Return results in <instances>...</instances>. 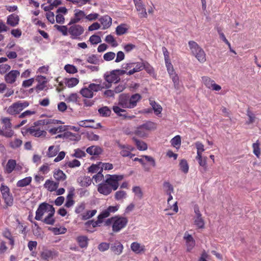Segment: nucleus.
I'll use <instances>...</instances> for the list:
<instances>
[{
  "mask_svg": "<svg viewBox=\"0 0 261 261\" xmlns=\"http://www.w3.org/2000/svg\"><path fill=\"white\" fill-rule=\"evenodd\" d=\"M64 69L67 72L69 73L73 74L77 72V70L75 66L70 64L66 65L64 67Z\"/></svg>",
  "mask_w": 261,
  "mask_h": 261,
  "instance_id": "nucleus-56",
  "label": "nucleus"
},
{
  "mask_svg": "<svg viewBox=\"0 0 261 261\" xmlns=\"http://www.w3.org/2000/svg\"><path fill=\"white\" fill-rule=\"evenodd\" d=\"M19 21V16L15 14L9 15L7 17V23L11 27L16 26Z\"/></svg>",
  "mask_w": 261,
  "mask_h": 261,
  "instance_id": "nucleus-24",
  "label": "nucleus"
},
{
  "mask_svg": "<svg viewBox=\"0 0 261 261\" xmlns=\"http://www.w3.org/2000/svg\"><path fill=\"white\" fill-rule=\"evenodd\" d=\"M127 31V29L125 27V24H120L117 27L116 33L117 35H122L125 34Z\"/></svg>",
  "mask_w": 261,
  "mask_h": 261,
  "instance_id": "nucleus-54",
  "label": "nucleus"
},
{
  "mask_svg": "<svg viewBox=\"0 0 261 261\" xmlns=\"http://www.w3.org/2000/svg\"><path fill=\"white\" fill-rule=\"evenodd\" d=\"M88 239L87 236H80L76 238V241L81 248H86L88 246Z\"/></svg>",
  "mask_w": 261,
  "mask_h": 261,
  "instance_id": "nucleus-30",
  "label": "nucleus"
},
{
  "mask_svg": "<svg viewBox=\"0 0 261 261\" xmlns=\"http://www.w3.org/2000/svg\"><path fill=\"white\" fill-rule=\"evenodd\" d=\"M188 44L191 53L200 63L206 61V55L203 49L195 41H190Z\"/></svg>",
  "mask_w": 261,
  "mask_h": 261,
  "instance_id": "nucleus-3",
  "label": "nucleus"
},
{
  "mask_svg": "<svg viewBox=\"0 0 261 261\" xmlns=\"http://www.w3.org/2000/svg\"><path fill=\"white\" fill-rule=\"evenodd\" d=\"M194 223L195 225L199 228H202L204 227V222L201 217V215H199L198 216L195 217Z\"/></svg>",
  "mask_w": 261,
  "mask_h": 261,
  "instance_id": "nucleus-46",
  "label": "nucleus"
},
{
  "mask_svg": "<svg viewBox=\"0 0 261 261\" xmlns=\"http://www.w3.org/2000/svg\"><path fill=\"white\" fill-rule=\"evenodd\" d=\"M196 159L198 161L199 165L203 167V171H206L207 170V157H202L201 155L200 158H198V156H196Z\"/></svg>",
  "mask_w": 261,
  "mask_h": 261,
  "instance_id": "nucleus-41",
  "label": "nucleus"
},
{
  "mask_svg": "<svg viewBox=\"0 0 261 261\" xmlns=\"http://www.w3.org/2000/svg\"><path fill=\"white\" fill-rule=\"evenodd\" d=\"M110 250L115 254L119 255L123 251V246L120 242L116 241L114 243L111 244Z\"/></svg>",
  "mask_w": 261,
  "mask_h": 261,
  "instance_id": "nucleus-18",
  "label": "nucleus"
},
{
  "mask_svg": "<svg viewBox=\"0 0 261 261\" xmlns=\"http://www.w3.org/2000/svg\"><path fill=\"white\" fill-rule=\"evenodd\" d=\"M59 151V148L58 146H55L54 145L50 146L48 149V152L47 155L49 158H52L55 156L58 152Z\"/></svg>",
  "mask_w": 261,
  "mask_h": 261,
  "instance_id": "nucleus-35",
  "label": "nucleus"
},
{
  "mask_svg": "<svg viewBox=\"0 0 261 261\" xmlns=\"http://www.w3.org/2000/svg\"><path fill=\"white\" fill-rule=\"evenodd\" d=\"M1 123L3 124L2 129L4 131L13 130L12 129V123L9 118H2L1 119Z\"/></svg>",
  "mask_w": 261,
  "mask_h": 261,
  "instance_id": "nucleus-25",
  "label": "nucleus"
},
{
  "mask_svg": "<svg viewBox=\"0 0 261 261\" xmlns=\"http://www.w3.org/2000/svg\"><path fill=\"white\" fill-rule=\"evenodd\" d=\"M113 111L119 116L123 117L124 118H127L128 119H131L135 117L134 115L128 116L127 114L123 113H125L126 111L121 109L120 106H114L113 107Z\"/></svg>",
  "mask_w": 261,
  "mask_h": 261,
  "instance_id": "nucleus-20",
  "label": "nucleus"
},
{
  "mask_svg": "<svg viewBox=\"0 0 261 261\" xmlns=\"http://www.w3.org/2000/svg\"><path fill=\"white\" fill-rule=\"evenodd\" d=\"M87 62L89 63L99 65L100 60L98 57L96 55H91L88 57L87 59Z\"/></svg>",
  "mask_w": 261,
  "mask_h": 261,
  "instance_id": "nucleus-40",
  "label": "nucleus"
},
{
  "mask_svg": "<svg viewBox=\"0 0 261 261\" xmlns=\"http://www.w3.org/2000/svg\"><path fill=\"white\" fill-rule=\"evenodd\" d=\"M78 97L77 94L71 93L66 98L65 100L67 102H76L77 101Z\"/></svg>",
  "mask_w": 261,
  "mask_h": 261,
  "instance_id": "nucleus-59",
  "label": "nucleus"
},
{
  "mask_svg": "<svg viewBox=\"0 0 261 261\" xmlns=\"http://www.w3.org/2000/svg\"><path fill=\"white\" fill-rule=\"evenodd\" d=\"M202 81L208 89L216 91H219L221 89V87L220 85L216 84L214 80L208 76L202 77Z\"/></svg>",
  "mask_w": 261,
  "mask_h": 261,
  "instance_id": "nucleus-12",
  "label": "nucleus"
},
{
  "mask_svg": "<svg viewBox=\"0 0 261 261\" xmlns=\"http://www.w3.org/2000/svg\"><path fill=\"white\" fill-rule=\"evenodd\" d=\"M137 11L139 12L140 18H146L147 14L146 9L143 5L141 0H134Z\"/></svg>",
  "mask_w": 261,
  "mask_h": 261,
  "instance_id": "nucleus-16",
  "label": "nucleus"
},
{
  "mask_svg": "<svg viewBox=\"0 0 261 261\" xmlns=\"http://www.w3.org/2000/svg\"><path fill=\"white\" fill-rule=\"evenodd\" d=\"M0 190L2 195V197L10 194L9 187L7 186H5L4 184L1 185Z\"/></svg>",
  "mask_w": 261,
  "mask_h": 261,
  "instance_id": "nucleus-61",
  "label": "nucleus"
},
{
  "mask_svg": "<svg viewBox=\"0 0 261 261\" xmlns=\"http://www.w3.org/2000/svg\"><path fill=\"white\" fill-rule=\"evenodd\" d=\"M54 27L60 32H61L63 36H67L69 34V28L66 25H59L56 24Z\"/></svg>",
  "mask_w": 261,
  "mask_h": 261,
  "instance_id": "nucleus-42",
  "label": "nucleus"
},
{
  "mask_svg": "<svg viewBox=\"0 0 261 261\" xmlns=\"http://www.w3.org/2000/svg\"><path fill=\"white\" fill-rule=\"evenodd\" d=\"M79 82V79L77 78H70L66 80V85L69 88H72L75 86Z\"/></svg>",
  "mask_w": 261,
  "mask_h": 261,
  "instance_id": "nucleus-44",
  "label": "nucleus"
},
{
  "mask_svg": "<svg viewBox=\"0 0 261 261\" xmlns=\"http://www.w3.org/2000/svg\"><path fill=\"white\" fill-rule=\"evenodd\" d=\"M150 105L151 106L155 115H158L161 113L162 107L160 105L157 103L153 100H150Z\"/></svg>",
  "mask_w": 261,
  "mask_h": 261,
  "instance_id": "nucleus-36",
  "label": "nucleus"
},
{
  "mask_svg": "<svg viewBox=\"0 0 261 261\" xmlns=\"http://www.w3.org/2000/svg\"><path fill=\"white\" fill-rule=\"evenodd\" d=\"M102 151V149L98 146H91L86 149V152L90 155H99Z\"/></svg>",
  "mask_w": 261,
  "mask_h": 261,
  "instance_id": "nucleus-26",
  "label": "nucleus"
},
{
  "mask_svg": "<svg viewBox=\"0 0 261 261\" xmlns=\"http://www.w3.org/2000/svg\"><path fill=\"white\" fill-rule=\"evenodd\" d=\"M116 56L114 52L109 51L104 54L103 59L107 61H110L113 60Z\"/></svg>",
  "mask_w": 261,
  "mask_h": 261,
  "instance_id": "nucleus-60",
  "label": "nucleus"
},
{
  "mask_svg": "<svg viewBox=\"0 0 261 261\" xmlns=\"http://www.w3.org/2000/svg\"><path fill=\"white\" fill-rule=\"evenodd\" d=\"M53 211L49 212L48 215L42 220L44 223L51 225L54 224L55 220L53 216L55 213V210L54 209Z\"/></svg>",
  "mask_w": 261,
  "mask_h": 261,
  "instance_id": "nucleus-31",
  "label": "nucleus"
},
{
  "mask_svg": "<svg viewBox=\"0 0 261 261\" xmlns=\"http://www.w3.org/2000/svg\"><path fill=\"white\" fill-rule=\"evenodd\" d=\"M32 180V178L31 176L26 177L18 180L16 183V186L20 188L26 187L31 184Z\"/></svg>",
  "mask_w": 261,
  "mask_h": 261,
  "instance_id": "nucleus-32",
  "label": "nucleus"
},
{
  "mask_svg": "<svg viewBox=\"0 0 261 261\" xmlns=\"http://www.w3.org/2000/svg\"><path fill=\"white\" fill-rule=\"evenodd\" d=\"M29 105V102L27 101H18L9 106L7 110V112L11 115L18 114L23 109L27 108Z\"/></svg>",
  "mask_w": 261,
  "mask_h": 261,
  "instance_id": "nucleus-6",
  "label": "nucleus"
},
{
  "mask_svg": "<svg viewBox=\"0 0 261 261\" xmlns=\"http://www.w3.org/2000/svg\"><path fill=\"white\" fill-rule=\"evenodd\" d=\"M97 212L96 210L91 211H88L86 213L82 215V219L83 220H86L94 216Z\"/></svg>",
  "mask_w": 261,
  "mask_h": 261,
  "instance_id": "nucleus-43",
  "label": "nucleus"
},
{
  "mask_svg": "<svg viewBox=\"0 0 261 261\" xmlns=\"http://www.w3.org/2000/svg\"><path fill=\"white\" fill-rule=\"evenodd\" d=\"M98 112L101 116L105 117L110 116L112 113L111 109L107 106L100 108Z\"/></svg>",
  "mask_w": 261,
  "mask_h": 261,
  "instance_id": "nucleus-33",
  "label": "nucleus"
},
{
  "mask_svg": "<svg viewBox=\"0 0 261 261\" xmlns=\"http://www.w3.org/2000/svg\"><path fill=\"white\" fill-rule=\"evenodd\" d=\"M22 143V141L19 139H15L10 142V146L13 149L19 147Z\"/></svg>",
  "mask_w": 261,
  "mask_h": 261,
  "instance_id": "nucleus-52",
  "label": "nucleus"
},
{
  "mask_svg": "<svg viewBox=\"0 0 261 261\" xmlns=\"http://www.w3.org/2000/svg\"><path fill=\"white\" fill-rule=\"evenodd\" d=\"M40 255L43 260L48 261L49 259H53L55 256H57V254L54 250L45 249L41 252Z\"/></svg>",
  "mask_w": 261,
  "mask_h": 261,
  "instance_id": "nucleus-19",
  "label": "nucleus"
},
{
  "mask_svg": "<svg viewBox=\"0 0 261 261\" xmlns=\"http://www.w3.org/2000/svg\"><path fill=\"white\" fill-rule=\"evenodd\" d=\"M77 182L82 187H88L91 184V179L89 176L80 177L77 179Z\"/></svg>",
  "mask_w": 261,
  "mask_h": 261,
  "instance_id": "nucleus-28",
  "label": "nucleus"
},
{
  "mask_svg": "<svg viewBox=\"0 0 261 261\" xmlns=\"http://www.w3.org/2000/svg\"><path fill=\"white\" fill-rule=\"evenodd\" d=\"M133 140L135 142L137 147L139 150H145L147 149V144L143 141H140L135 138H133Z\"/></svg>",
  "mask_w": 261,
  "mask_h": 261,
  "instance_id": "nucleus-39",
  "label": "nucleus"
},
{
  "mask_svg": "<svg viewBox=\"0 0 261 261\" xmlns=\"http://www.w3.org/2000/svg\"><path fill=\"white\" fill-rule=\"evenodd\" d=\"M130 249L136 254H140L145 251V246L142 245L137 242H133L131 244Z\"/></svg>",
  "mask_w": 261,
  "mask_h": 261,
  "instance_id": "nucleus-22",
  "label": "nucleus"
},
{
  "mask_svg": "<svg viewBox=\"0 0 261 261\" xmlns=\"http://www.w3.org/2000/svg\"><path fill=\"white\" fill-rule=\"evenodd\" d=\"M97 191L99 193L107 196L111 193L113 190L103 180L98 185Z\"/></svg>",
  "mask_w": 261,
  "mask_h": 261,
  "instance_id": "nucleus-17",
  "label": "nucleus"
},
{
  "mask_svg": "<svg viewBox=\"0 0 261 261\" xmlns=\"http://www.w3.org/2000/svg\"><path fill=\"white\" fill-rule=\"evenodd\" d=\"M5 203L7 206H11L13 204V197L12 194H9L6 196H3Z\"/></svg>",
  "mask_w": 261,
  "mask_h": 261,
  "instance_id": "nucleus-48",
  "label": "nucleus"
},
{
  "mask_svg": "<svg viewBox=\"0 0 261 261\" xmlns=\"http://www.w3.org/2000/svg\"><path fill=\"white\" fill-rule=\"evenodd\" d=\"M127 194L125 191L120 190L115 194V198L117 200H120L126 197Z\"/></svg>",
  "mask_w": 261,
  "mask_h": 261,
  "instance_id": "nucleus-51",
  "label": "nucleus"
},
{
  "mask_svg": "<svg viewBox=\"0 0 261 261\" xmlns=\"http://www.w3.org/2000/svg\"><path fill=\"white\" fill-rule=\"evenodd\" d=\"M156 128V124L152 121H148L138 126L135 130V134L139 137H146L148 132Z\"/></svg>",
  "mask_w": 261,
  "mask_h": 261,
  "instance_id": "nucleus-5",
  "label": "nucleus"
},
{
  "mask_svg": "<svg viewBox=\"0 0 261 261\" xmlns=\"http://www.w3.org/2000/svg\"><path fill=\"white\" fill-rule=\"evenodd\" d=\"M103 87L101 84L95 83L90 84L87 87L83 88L80 91V94L84 97L91 98L94 96V93L101 91Z\"/></svg>",
  "mask_w": 261,
  "mask_h": 261,
  "instance_id": "nucleus-4",
  "label": "nucleus"
},
{
  "mask_svg": "<svg viewBox=\"0 0 261 261\" xmlns=\"http://www.w3.org/2000/svg\"><path fill=\"white\" fill-rule=\"evenodd\" d=\"M34 124V126L24 129V131L22 132V134L25 135L27 134H30L35 137H45L47 134L46 132L36 127L38 124V122H35Z\"/></svg>",
  "mask_w": 261,
  "mask_h": 261,
  "instance_id": "nucleus-9",
  "label": "nucleus"
},
{
  "mask_svg": "<svg viewBox=\"0 0 261 261\" xmlns=\"http://www.w3.org/2000/svg\"><path fill=\"white\" fill-rule=\"evenodd\" d=\"M252 148L253 153L257 158H259L260 154V149L259 148V142L258 140L252 144Z\"/></svg>",
  "mask_w": 261,
  "mask_h": 261,
  "instance_id": "nucleus-49",
  "label": "nucleus"
},
{
  "mask_svg": "<svg viewBox=\"0 0 261 261\" xmlns=\"http://www.w3.org/2000/svg\"><path fill=\"white\" fill-rule=\"evenodd\" d=\"M11 69V66L7 64H2L0 65V74H4Z\"/></svg>",
  "mask_w": 261,
  "mask_h": 261,
  "instance_id": "nucleus-62",
  "label": "nucleus"
},
{
  "mask_svg": "<svg viewBox=\"0 0 261 261\" xmlns=\"http://www.w3.org/2000/svg\"><path fill=\"white\" fill-rule=\"evenodd\" d=\"M93 123L94 120L87 119L79 121L78 124L82 127L92 128L94 127V125L92 124Z\"/></svg>",
  "mask_w": 261,
  "mask_h": 261,
  "instance_id": "nucleus-38",
  "label": "nucleus"
},
{
  "mask_svg": "<svg viewBox=\"0 0 261 261\" xmlns=\"http://www.w3.org/2000/svg\"><path fill=\"white\" fill-rule=\"evenodd\" d=\"M20 72L17 70H12L6 74L5 81L7 84H12L14 83L17 78L19 76Z\"/></svg>",
  "mask_w": 261,
  "mask_h": 261,
  "instance_id": "nucleus-13",
  "label": "nucleus"
},
{
  "mask_svg": "<svg viewBox=\"0 0 261 261\" xmlns=\"http://www.w3.org/2000/svg\"><path fill=\"white\" fill-rule=\"evenodd\" d=\"M179 166L181 170L185 173H187L189 171V165L186 160H181Z\"/></svg>",
  "mask_w": 261,
  "mask_h": 261,
  "instance_id": "nucleus-50",
  "label": "nucleus"
},
{
  "mask_svg": "<svg viewBox=\"0 0 261 261\" xmlns=\"http://www.w3.org/2000/svg\"><path fill=\"white\" fill-rule=\"evenodd\" d=\"M54 177L56 180H59H59L63 181L66 178V175L64 173V172L62 170H61L60 169L55 171V172L54 173Z\"/></svg>",
  "mask_w": 261,
  "mask_h": 261,
  "instance_id": "nucleus-37",
  "label": "nucleus"
},
{
  "mask_svg": "<svg viewBox=\"0 0 261 261\" xmlns=\"http://www.w3.org/2000/svg\"><path fill=\"white\" fill-rule=\"evenodd\" d=\"M116 143L119 149L121 150L120 154L123 157L129 156L130 152L134 149V148L130 145L121 144L119 141H116Z\"/></svg>",
  "mask_w": 261,
  "mask_h": 261,
  "instance_id": "nucleus-14",
  "label": "nucleus"
},
{
  "mask_svg": "<svg viewBox=\"0 0 261 261\" xmlns=\"http://www.w3.org/2000/svg\"><path fill=\"white\" fill-rule=\"evenodd\" d=\"M101 24L103 25V29L109 28L112 24V19L108 15L102 16L100 19Z\"/></svg>",
  "mask_w": 261,
  "mask_h": 261,
  "instance_id": "nucleus-27",
  "label": "nucleus"
},
{
  "mask_svg": "<svg viewBox=\"0 0 261 261\" xmlns=\"http://www.w3.org/2000/svg\"><path fill=\"white\" fill-rule=\"evenodd\" d=\"M89 41L92 44H97L101 42L100 36L96 35H93L90 37Z\"/></svg>",
  "mask_w": 261,
  "mask_h": 261,
  "instance_id": "nucleus-53",
  "label": "nucleus"
},
{
  "mask_svg": "<svg viewBox=\"0 0 261 261\" xmlns=\"http://www.w3.org/2000/svg\"><path fill=\"white\" fill-rule=\"evenodd\" d=\"M195 146L197 149V156L198 158H200L202 152L205 150L204 145L201 142L198 141L195 143Z\"/></svg>",
  "mask_w": 261,
  "mask_h": 261,
  "instance_id": "nucleus-45",
  "label": "nucleus"
},
{
  "mask_svg": "<svg viewBox=\"0 0 261 261\" xmlns=\"http://www.w3.org/2000/svg\"><path fill=\"white\" fill-rule=\"evenodd\" d=\"M105 181L110 186L113 191L117 190L119 186V182L124 178L123 175L107 174Z\"/></svg>",
  "mask_w": 261,
  "mask_h": 261,
  "instance_id": "nucleus-7",
  "label": "nucleus"
},
{
  "mask_svg": "<svg viewBox=\"0 0 261 261\" xmlns=\"http://www.w3.org/2000/svg\"><path fill=\"white\" fill-rule=\"evenodd\" d=\"M59 183L55 182L53 180L47 179L44 184L45 188L47 189L49 191L53 192L56 191L59 187Z\"/></svg>",
  "mask_w": 261,
  "mask_h": 261,
  "instance_id": "nucleus-23",
  "label": "nucleus"
},
{
  "mask_svg": "<svg viewBox=\"0 0 261 261\" xmlns=\"http://www.w3.org/2000/svg\"><path fill=\"white\" fill-rule=\"evenodd\" d=\"M128 220L126 217L114 216L108 219L105 224L107 226L112 225V230L114 232H118L126 226Z\"/></svg>",
  "mask_w": 261,
  "mask_h": 261,
  "instance_id": "nucleus-2",
  "label": "nucleus"
},
{
  "mask_svg": "<svg viewBox=\"0 0 261 261\" xmlns=\"http://www.w3.org/2000/svg\"><path fill=\"white\" fill-rule=\"evenodd\" d=\"M84 28L80 24L72 25L69 28V34L72 39L81 40V36L84 32Z\"/></svg>",
  "mask_w": 261,
  "mask_h": 261,
  "instance_id": "nucleus-11",
  "label": "nucleus"
},
{
  "mask_svg": "<svg viewBox=\"0 0 261 261\" xmlns=\"http://www.w3.org/2000/svg\"><path fill=\"white\" fill-rule=\"evenodd\" d=\"M102 172V169H100L98 173L93 176L92 178L96 183L99 182L103 178L104 176Z\"/></svg>",
  "mask_w": 261,
  "mask_h": 261,
  "instance_id": "nucleus-64",
  "label": "nucleus"
},
{
  "mask_svg": "<svg viewBox=\"0 0 261 261\" xmlns=\"http://www.w3.org/2000/svg\"><path fill=\"white\" fill-rule=\"evenodd\" d=\"M16 166V162L15 160H9L6 166L5 170L7 173H11Z\"/></svg>",
  "mask_w": 261,
  "mask_h": 261,
  "instance_id": "nucleus-29",
  "label": "nucleus"
},
{
  "mask_svg": "<svg viewBox=\"0 0 261 261\" xmlns=\"http://www.w3.org/2000/svg\"><path fill=\"white\" fill-rule=\"evenodd\" d=\"M101 166L100 163L98 164H92L88 168V171L91 173H98L100 170Z\"/></svg>",
  "mask_w": 261,
  "mask_h": 261,
  "instance_id": "nucleus-57",
  "label": "nucleus"
},
{
  "mask_svg": "<svg viewBox=\"0 0 261 261\" xmlns=\"http://www.w3.org/2000/svg\"><path fill=\"white\" fill-rule=\"evenodd\" d=\"M163 187L165 189V191L167 194H170V193H173L174 188L172 185L168 181H165L163 183Z\"/></svg>",
  "mask_w": 261,
  "mask_h": 261,
  "instance_id": "nucleus-55",
  "label": "nucleus"
},
{
  "mask_svg": "<svg viewBox=\"0 0 261 261\" xmlns=\"http://www.w3.org/2000/svg\"><path fill=\"white\" fill-rule=\"evenodd\" d=\"M246 115L249 118V120L247 122V124H251L254 122L256 118L255 115L249 109L247 110Z\"/></svg>",
  "mask_w": 261,
  "mask_h": 261,
  "instance_id": "nucleus-58",
  "label": "nucleus"
},
{
  "mask_svg": "<svg viewBox=\"0 0 261 261\" xmlns=\"http://www.w3.org/2000/svg\"><path fill=\"white\" fill-rule=\"evenodd\" d=\"M55 208L52 205L45 202L42 203L39 205L36 212L35 219L36 220H41L45 213L46 212L49 213L51 211H54L53 210Z\"/></svg>",
  "mask_w": 261,
  "mask_h": 261,
  "instance_id": "nucleus-10",
  "label": "nucleus"
},
{
  "mask_svg": "<svg viewBox=\"0 0 261 261\" xmlns=\"http://www.w3.org/2000/svg\"><path fill=\"white\" fill-rule=\"evenodd\" d=\"M142 97L138 93L130 96L128 94H120L118 98V105L123 109H133Z\"/></svg>",
  "mask_w": 261,
  "mask_h": 261,
  "instance_id": "nucleus-1",
  "label": "nucleus"
},
{
  "mask_svg": "<svg viewBox=\"0 0 261 261\" xmlns=\"http://www.w3.org/2000/svg\"><path fill=\"white\" fill-rule=\"evenodd\" d=\"M105 41L109 44H111L113 47H116L118 45L114 37L111 35H107L106 37Z\"/></svg>",
  "mask_w": 261,
  "mask_h": 261,
  "instance_id": "nucleus-47",
  "label": "nucleus"
},
{
  "mask_svg": "<svg viewBox=\"0 0 261 261\" xmlns=\"http://www.w3.org/2000/svg\"><path fill=\"white\" fill-rule=\"evenodd\" d=\"M134 67L128 71L127 75H132L136 72H139L143 69L144 62H133Z\"/></svg>",
  "mask_w": 261,
  "mask_h": 261,
  "instance_id": "nucleus-21",
  "label": "nucleus"
},
{
  "mask_svg": "<svg viewBox=\"0 0 261 261\" xmlns=\"http://www.w3.org/2000/svg\"><path fill=\"white\" fill-rule=\"evenodd\" d=\"M103 77L107 83H103L101 85L103 89H109L111 87L112 83H117L120 81V77L114 70L110 72L105 73Z\"/></svg>",
  "mask_w": 261,
  "mask_h": 261,
  "instance_id": "nucleus-8",
  "label": "nucleus"
},
{
  "mask_svg": "<svg viewBox=\"0 0 261 261\" xmlns=\"http://www.w3.org/2000/svg\"><path fill=\"white\" fill-rule=\"evenodd\" d=\"M184 239L186 241L187 250L188 251H191L195 246V241L192 236L187 231L184 233Z\"/></svg>",
  "mask_w": 261,
  "mask_h": 261,
  "instance_id": "nucleus-15",
  "label": "nucleus"
},
{
  "mask_svg": "<svg viewBox=\"0 0 261 261\" xmlns=\"http://www.w3.org/2000/svg\"><path fill=\"white\" fill-rule=\"evenodd\" d=\"M74 195L73 191H70L66 197V202L65 204V206L66 207H70L74 204V201L73 200Z\"/></svg>",
  "mask_w": 261,
  "mask_h": 261,
  "instance_id": "nucleus-34",
  "label": "nucleus"
},
{
  "mask_svg": "<svg viewBox=\"0 0 261 261\" xmlns=\"http://www.w3.org/2000/svg\"><path fill=\"white\" fill-rule=\"evenodd\" d=\"M86 155L84 151L81 149L77 148L74 150V153L73 156L76 158H81L83 156H85Z\"/></svg>",
  "mask_w": 261,
  "mask_h": 261,
  "instance_id": "nucleus-63",
  "label": "nucleus"
}]
</instances>
